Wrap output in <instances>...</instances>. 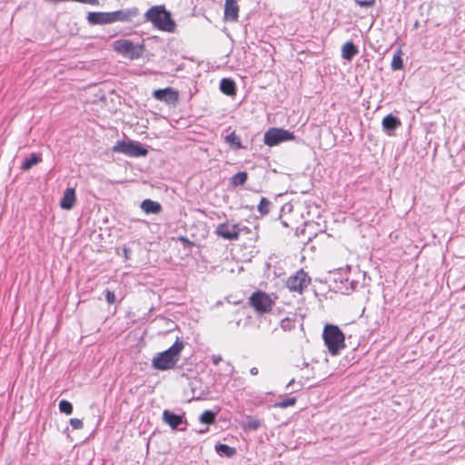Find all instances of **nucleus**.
<instances>
[{"mask_svg":"<svg viewBox=\"0 0 465 465\" xmlns=\"http://www.w3.org/2000/svg\"><path fill=\"white\" fill-rule=\"evenodd\" d=\"M215 450L217 453H219L220 455H223L228 458L232 457L236 453L234 448L230 447L226 444H218L215 446Z\"/></svg>","mask_w":465,"mask_h":465,"instance_id":"obj_22","label":"nucleus"},{"mask_svg":"<svg viewBox=\"0 0 465 465\" xmlns=\"http://www.w3.org/2000/svg\"><path fill=\"white\" fill-rule=\"evenodd\" d=\"M239 5L236 0H226L224 4V20L230 22L238 21Z\"/></svg>","mask_w":465,"mask_h":465,"instance_id":"obj_11","label":"nucleus"},{"mask_svg":"<svg viewBox=\"0 0 465 465\" xmlns=\"http://www.w3.org/2000/svg\"><path fill=\"white\" fill-rule=\"evenodd\" d=\"M202 423L213 424L215 421V413L212 411H205L200 416Z\"/></svg>","mask_w":465,"mask_h":465,"instance_id":"obj_24","label":"nucleus"},{"mask_svg":"<svg viewBox=\"0 0 465 465\" xmlns=\"http://www.w3.org/2000/svg\"><path fill=\"white\" fill-rule=\"evenodd\" d=\"M355 2L361 6H371L375 0H355Z\"/></svg>","mask_w":465,"mask_h":465,"instance_id":"obj_32","label":"nucleus"},{"mask_svg":"<svg viewBox=\"0 0 465 465\" xmlns=\"http://www.w3.org/2000/svg\"><path fill=\"white\" fill-rule=\"evenodd\" d=\"M142 210L146 213H159L162 210V206L159 203L150 199H146L141 203Z\"/></svg>","mask_w":465,"mask_h":465,"instance_id":"obj_18","label":"nucleus"},{"mask_svg":"<svg viewBox=\"0 0 465 465\" xmlns=\"http://www.w3.org/2000/svg\"><path fill=\"white\" fill-rule=\"evenodd\" d=\"M70 425L74 430H81L84 426L83 421L80 419L73 418L70 420Z\"/></svg>","mask_w":465,"mask_h":465,"instance_id":"obj_30","label":"nucleus"},{"mask_svg":"<svg viewBox=\"0 0 465 465\" xmlns=\"http://www.w3.org/2000/svg\"><path fill=\"white\" fill-rule=\"evenodd\" d=\"M310 278L302 270L297 272L294 275L288 278L286 286L291 292L301 293L308 286Z\"/></svg>","mask_w":465,"mask_h":465,"instance_id":"obj_9","label":"nucleus"},{"mask_svg":"<svg viewBox=\"0 0 465 465\" xmlns=\"http://www.w3.org/2000/svg\"><path fill=\"white\" fill-rule=\"evenodd\" d=\"M59 410L61 412L70 415L73 412V405L68 401L62 400L59 402Z\"/></svg>","mask_w":465,"mask_h":465,"instance_id":"obj_26","label":"nucleus"},{"mask_svg":"<svg viewBox=\"0 0 465 465\" xmlns=\"http://www.w3.org/2000/svg\"><path fill=\"white\" fill-rule=\"evenodd\" d=\"M322 338L328 351L332 356L338 355L346 346L345 335L337 325L326 324L323 328Z\"/></svg>","mask_w":465,"mask_h":465,"instance_id":"obj_3","label":"nucleus"},{"mask_svg":"<svg viewBox=\"0 0 465 465\" xmlns=\"http://www.w3.org/2000/svg\"><path fill=\"white\" fill-rule=\"evenodd\" d=\"M113 151L132 157L145 156L148 153L143 146L134 142H118L114 146Z\"/></svg>","mask_w":465,"mask_h":465,"instance_id":"obj_6","label":"nucleus"},{"mask_svg":"<svg viewBox=\"0 0 465 465\" xmlns=\"http://www.w3.org/2000/svg\"><path fill=\"white\" fill-rule=\"evenodd\" d=\"M153 95L155 99L164 101L168 104H173L178 100L177 92L170 87L155 90Z\"/></svg>","mask_w":465,"mask_h":465,"instance_id":"obj_12","label":"nucleus"},{"mask_svg":"<svg viewBox=\"0 0 465 465\" xmlns=\"http://www.w3.org/2000/svg\"><path fill=\"white\" fill-rule=\"evenodd\" d=\"M75 203V192L73 188H67L60 202V206L64 210H71Z\"/></svg>","mask_w":465,"mask_h":465,"instance_id":"obj_14","label":"nucleus"},{"mask_svg":"<svg viewBox=\"0 0 465 465\" xmlns=\"http://www.w3.org/2000/svg\"><path fill=\"white\" fill-rule=\"evenodd\" d=\"M294 327V322L289 318H285L281 322V328L283 331H291Z\"/></svg>","mask_w":465,"mask_h":465,"instance_id":"obj_29","label":"nucleus"},{"mask_svg":"<svg viewBox=\"0 0 465 465\" xmlns=\"http://www.w3.org/2000/svg\"><path fill=\"white\" fill-rule=\"evenodd\" d=\"M248 426L250 429H258L260 427V421L254 419H252L248 422Z\"/></svg>","mask_w":465,"mask_h":465,"instance_id":"obj_33","label":"nucleus"},{"mask_svg":"<svg viewBox=\"0 0 465 465\" xmlns=\"http://www.w3.org/2000/svg\"><path fill=\"white\" fill-rule=\"evenodd\" d=\"M144 19L160 31L173 33L176 24L163 5H153L144 14Z\"/></svg>","mask_w":465,"mask_h":465,"instance_id":"obj_1","label":"nucleus"},{"mask_svg":"<svg viewBox=\"0 0 465 465\" xmlns=\"http://www.w3.org/2000/svg\"><path fill=\"white\" fill-rule=\"evenodd\" d=\"M250 372H251L252 375H257L258 374V369L256 367H252L250 370Z\"/></svg>","mask_w":465,"mask_h":465,"instance_id":"obj_35","label":"nucleus"},{"mask_svg":"<svg viewBox=\"0 0 465 465\" xmlns=\"http://www.w3.org/2000/svg\"><path fill=\"white\" fill-rule=\"evenodd\" d=\"M358 53V48L351 41L346 42L341 47V56L347 61H351Z\"/></svg>","mask_w":465,"mask_h":465,"instance_id":"obj_16","label":"nucleus"},{"mask_svg":"<svg viewBox=\"0 0 465 465\" xmlns=\"http://www.w3.org/2000/svg\"><path fill=\"white\" fill-rule=\"evenodd\" d=\"M381 124H382V128L385 131L389 132V131H394L398 127H400L401 124V122L398 117H396L392 114H387L386 116L383 117Z\"/></svg>","mask_w":465,"mask_h":465,"instance_id":"obj_15","label":"nucleus"},{"mask_svg":"<svg viewBox=\"0 0 465 465\" xmlns=\"http://www.w3.org/2000/svg\"><path fill=\"white\" fill-rule=\"evenodd\" d=\"M293 139V134L287 130L281 128H270L264 134L263 142L268 146H275L282 142L291 141Z\"/></svg>","mask_w":465,"mask_h":465,"instance_id":"obj_5","label":"nucleus"},{"mask_svg":"<svg viewBox=\"0 0 465 465\" xmlns=\"http://www.w3.org/2000/svg\"><path fill=\"white\" fill-rule=\"evenodd\" d=\"M271 202L266 198L262 197L258 205V211L262 215H265L270 212Z\"/></svg>","mask_w":465,"mask_h":465,"instance_id":"obj_25","label":"nucleus"},{"mask_svg":"<svg viewBox=\"0 0 465 465\" xmlns=\"http://www.w3.org/2000/svg\"><path fill=\"white\" fill-rule=\"evenodd\" d=\"M221 91L226 95L235 94V84L229 78H223L220 83Z\"/></svg>","mask_w":465,"mask_h":465,"instance_id":"obj_19","label":"nucleus"},{"mask_svg":"<svg viewBox=\"0 0 465 465\" xmlns=\"http://www.w3.org/2000/svg\"><path fill=\"white\" fill-rule=\"evenodd\" d=\"M163 419L172 429H177L183 423V418L179 415L173 414L169 411H164Z\"/></svg>","mask_w":465,"mask_h":465,"instance_id":"obj_17","label":"nucleus"},{"mask_svg":"<svg viewBox=\"0 0 465 465\" xmlns=\"http://www.w3.org/2000/svg\"><path fill=\"white\" fill-rule=\"evenodd\" d=\"M42 161V158L40 155L36 153H32L29 158L25 159L24 163L22 164V170L23 171H28L30 170L34 165H36Z\"/></svg>","mask_w":465,"mask_h":465,"instance_id":"obj_20","label":"nucleus"},{"mask_svg":"<svg viewBox=\"0 0 465 465\" xmlns=\"http://www.w3.org/2000/svg\"><path fill=\"white\" fill-rule=\"evenodd\" d=\"M295 402H296V398L291 397V398H288V399H285L283 401L276 402L274 404V407L284 409V408H288L290 406L294 405Z\"/></svg>","mask_w":465,"mask_h":465,"instance_id":"obj_27","label":"nucleus"},{"mask_svg":"<svg viewBox=\"0 0 465 465\" xmlns=\"http://www.w3.org/2000/svg\"><path fill=\"white\" fill-rule=\"evenodd\" d=\"M113 49L131 60L139 58L143 52V46L142 45H135L129 39L114 41L113 43Z\"/></svg>","mask_w":465,"mask_h":465,"instance_id":"obj_4","label":"nucleus"},{"mask_svg":"<svg viewBox=\"0 0 465 465\" xmlns=\"http://www.w3.org/2000/svg\"><path fill=\"white\" fill-rule=\"evenodd\" d=\"M183 342L176 341L166 351L157 353L152 360V366L155 370L166 371L173 369L180 359V353L183 351Z\"/></svg>","mask_w":465,"mask_h":465,"instance_id":"obj_2","label":"nucleus"},{"mask_svg":"<svg viewBox=\"0 0 465 465\" xmlns=\"http://www.w3.org/2000/svg\"><path fill=\"white\" fill-rule=\"evenodd\" d=\"M111 13V23L129 22L138 16L139 10L137 7L117 10Z\"/></svg>","mask_w":465,"mask_h":465,"instance_id":"obj_10","label":"nucleus"},{"mask_svg":"<svg viewBox=\"0 0 465 465\" xmlns=\"http://www.w3.org/2000/svg\"><path fill=\"white\" fill-rule=\"evenodd\" d=\"M294 384V380H292L289 381V383L287 384V387H291L292 385Z\"/></svg>","mask_w":465,"mask_h":465,"instance_id":"obj_36","label":"nucleus"},{"mask_svg":"<svg viewBox=\"0 0 465 465\" xmlns=\"http://www.w3.org/2000/svg\"><path fill=\"white\" fill-rule=\"evenodd\" d=\"M226 142L232 145H234L236 148H241L242 143L239 137L235 134V133H232L226 136Z\"/></svg>","mask_w":465,"mask_h":465,"instance_id":"obj_28","label":"nucleus"},{"mask_svg":"<svg viewBox=\"0 0 465 465\" xmlns=\"http://www.w3.org/2000/svg\"><path fill=\"white\" fill-rule=\"evenodd\" d=\"M252 306L260 313L268 312L271 311L273 301L265 292H258L253 293L250 298Z\"/></svg>","mask_w":465,"mask_h":465,"instance_id":"obj_8","label":"nucleus"},{"mask_svg":"<svg viewBox=\"0 0 465 465\" xmlns=\"http://www.w3.org/2000/svg\"><path fill=\"white\" fill-rule=\"evenodd\" d=\"M391 66L393 71L401 70L403 68L402 51L401 49L393 54Z\"/></svg>","mask_w":465,"mask_h":465,"instance_id":"obj_21","label":"nucleus"},{"mask_svg":"<svg viewBox=\"0 0 465 465\" xmlns=\"http://www.w3.org/2000/svg\"><path fill=\"white\" fill-rule=\"evenodd\" d=\"M105 299L108 303L113 304L115 302L114 292L110 290H106L105 291Z\"/></svg>","mask_w":465,"mask_h":465,"instance_id":"obj_31","label":"nucleus"},{"mask_svg":"<svg viewBox=\"0 0 465 465\" xmlns=\"http://www.w3.org/2000/svg\"><path fill=\"white\" fill-rule=\"evenodd\" d=\"M242 230L240 224L226 222L216 227L215 233L225 240L235 241L239 238Z\"/></svg>","mask_w":465,"mask_h":465,"instance_id":"obj_7","label":"nucleus"},{"mask_svg":"<svg viewBox=\"0 0 465 465\" xmlns=\"http://www.w3.org/2000/svg\"><path fill=\"white\" fill-rule=\"evenodd\" d=\"M87 21L91 25H107L111 23L110 12H90L87 15Z\"/></svg>","mask_w":465,"mask_h":465,"instance_id":"obj_13","label":"nucleus"},{"mask_svg":"<svg viewBox=\"0 0 465 465\" xmlns=\"http://www.w3.org/2000/svg\"><path fill=\"white\" fill-rule=\"evenodd\" d=\"M221 361H222V358L220 356H213V362L215 365H218Z\"/></svg>","mask_w":465,"mask_h":465,"instance_id":"obj_34","label":"nucleus"},{"mask_svg":"<svg viewBox=\"0 0 465 465\" xmlns=\"http://www.w3.org/2000/svg\"><path fill=\"white\" fill-rule=\"evenodd\" d=\"M248 174L246 172H239L232 177L231 183L233 186H239L245 183Z\"/></svg>","mask_w":465,"mask_h":465,"instance_id":"obj_23","label":"nucleus"}]
</instances>
